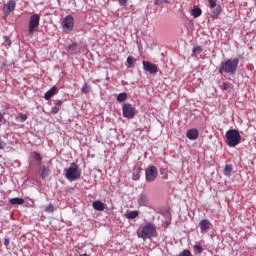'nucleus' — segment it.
Listing matches in <instances>:
<instances>
[{"label": "nucleus", "instance_id": "nucleus-1", "mask_svg": "<svg viewBox=\"0 0 256 256\" xmlns=\"http://www.w3.org/2000/svg\"><path fill=\"white\" fill-rule=\"evenodd\" d=\"M239 67V59H227L226 61H223L220 63V66L218 68V73L220 75H223V73H226V75H235L237 73V68Z\"/></svg>", "mask_w": 256, "mask_h": 256}, {"label": "nucleus", "instance_id": "nucleus-2", "mask_svg": "<svg viewBox=\"0 0 256 256\" xmlns=\"http://www.w3.org/2000/svg\"><path fill=\"white\" fill-rule=\"evenodd\" d=\"M64 177L67 181H70V183L78 181L81 177V170L79 169V166L75 163H71L68 168L64 169Z\"/></svg>", "mask_w": 256, "mask_h": 256}, {"label": "nucleus", "instance_id": "nucleus-3", "mask_svg": "<svg viewBox=\"0 0 256 256\" xmlns=\"http://www.w3.org/2000/svg\"><path fill=\"white\" fill-rule=\"evenodd\" d=\"M241 139L243 137L241 136V133H239V130L237 129H229L226 131V145L228 147H237L239 143H241Z\"/></svg>", "mask_w": 256, "mask_h": 256}, {"label": "nucleus", "instance_id": "nucleus-4", "mask_svg": "<svg viewBox=\"0 0 256 256\" xmlns=\"http://www.w3.org/2000/svg\"><path fill=\"white\" fill-rule=\"evenodd\" d=\"M137 236L144 241L152 237H157V226L153 223H148L142 227L140 232H137Z\"/></svg>", "mask_w": 256, "mask_h": 256}, {"label": "nucleus", "instance_id": "nucleus-5", "mask_svg": "<svg viewBox=\"0 0 256 256\" xmlns=\"http://www.w3.org/2000/svg\"><path fill=\"white\" fill-rule=\"evenodd\" d=\"M40 21H41V16H39V14H33L32 16H30L29 25H28L29 37H33V35H35V31L39 29Z\"/></svg>", "mask_w": 256, "mask_h": 256}, {"label": "nucleus", "instance_id": "nucleus-6", "mask_svg": "<svg viewBox=\"0 0 256 256\" xmlns=\"http://www.w3.org/2000/svg\"><path fill=\"white\" fill-rule=\"evenodd\" d=\"M122 115L125 119H133L137 115V110L133 107V104L126 102L122 104Z\"/></svg>", "mask_w": 256, "mask_h": 256}, {"label": "nucleus", "instance_id": "nucleus-7", "mask_svg": "<svg viewBox=\"0 0 256 256\" xmlns=\"http://www.w3.org/2000/svg\"><path fill=\"white\" fill-rule=\"evenodd\" d=\"M159 171L156 166H149L145 171V179L147 183H153L157 179Z\"/></svg>", "mask_w": 256, "mask_h": 256}, {"label": "nucleus", "instance_id": "nucleus-8", "mask_svg": "<svg viewBox=\"0 0 256 256\" xmlns=\"http://www.w3.org/2000/svg\"><path fill=\"white\" fill-rule=\"evenodd\" d=\"M62 27L64 31H73V27H75V19L73 18V16L67 15L66 17H64Z\"/></svg>", "mask_w": 256, "mask_h": 256}, {"label": "nucleus", "instance_id": "nucleus-9", "mask_svg": "<svg viewBox=\"0 0 256 256\" xmlns=\"http://www.w3.org/2000/svg\"><path fill=\"white\" fill-rule=\"evenodd\" d=\"M142 65L144 71H147L148 73H150V75H157V73H159V67H157L156 64L144 60L142 62Z\"/></svg>", "mask_w": 256, "mask_h": 256}, {"label": "nucleus", "instance_id": "nucleus-10", "mask_svg": "<svg viewBox=\"0 0 256 256\" xmlns=\"http://www.w3.org/2000/svg\"><path fill=\"white\" fill-rule=\"evenodd\" d=\"M213 228V224L209 221V219H203L200 221V232L201 233H209Z\"/></svg>", "mask_w": 256, "mask_h": 256}, {"label": "nucleus", "instance_id": "nucleus-11", "mask_svg": "<svg viewBox=\"0 0 256 256\" xmlns=\"http://www.w3.org/2000/svg\"><path fill=\"white\" fill-rule=\"evenodd\" d=\"M187 139H190V141H195L199 138V130L196 128L189 129L186 132Z\"/></svg>", "mask_w": 256, "mask_h": 256}, {"label": "nucleus", "instance_id": "nucleus-12", "mask_svg": "<svg viewBox=\"0 0 256 256\" xmlns=\"http://www.w3.org/2000/svg\"><path fill=\"white\" fill-rule=\"evenodd\" d=\"M17 5V3L15 2V0H10L7 4L4 5L3 10L4 13L6 15H9V13H11V11H15V6Z\"/></svg>", "mask_w": 256, "mask_h": 256}, {"label": "nucleus", "instance_id": "nucleus-13", "mask_svg": "<svg viewBox=\"0 0 256 256\" xmlns=\"http://www.w3.org/2000/svg\"><path fill=\"white\" fill-rule=\"evenodd\" d=\"M59 91V89L57 88V86H53L52 88H50L44 95V99L46 101H49V99H51V97H53L54 95H57V92Z\"/></svg>", "mask_w": 256, "mask_h": 256}, {"label": "nucleus", "instance_id": "nucleus-14", "mask_svg": "<svg viewBox=\"0 0 256 256\" xmlns=\"http://www.w3.org/2000/svg\"><path fill=\"white\" fill-rule=\"evenodd\" d=\"M138 205L141 207H147L149 205V199L146 194L142 193L138 196Z\"/></svg>", "mask_w": 256, "mask_h": 256}, {"label": "nucleus", "instance_id": "nucleus-15", "mask_svg": "<svg viewBox=\"0 0 256 256\" xmlns=\"http://www.w3.org/2000/svg\"><path fill=\"white\" fill-rule=\"evenodd\" d=\"M92 207L95 211H105V204L99 200L94 201Z\"/></svg>", "mask_w": 256, "mask_h": 256}, {"label": "nucleus", "instance_id": "nucleus-16", "mask_svg": "<svg viewBox=\"0 0 256 256\" xmlns=\"http://www.w3.org/2000/svg\"><path fill=\"white\" fill-rule=\"evenodd\" d=\"M49 173H50L49 165H44L40 172L41 179H47V177H49Z\"/></svg>", "mask_w": 256, "mask_h": 256}, {"label": "nucleus", "instance_id": "nucleus-17", "mask_svg": "<svg viewBox=\"0 0 256 256\" xmlns=\"http://www.w3.org/2000/svg\"><path fill=\"white\" fill-rule=\"evenodd\" d=\"M141 171H143V168H141V167L134 169V171L132 173L133 181H139V179H141Z\"/></svg>", "mask_w": 256, "mask_h": 256}, {"label": "nucleus", "instance_id": "nucleus-18", "mask_svg": "<svg viewBox=\"0 0 256 256\" xmlns=\"http://www.w3.org/2000/svg\"><path fill=\"white\" fill-rule=\"evenodd\" d=\"M214 8L215 9L212 11L210 15L211 19H217L221 15V5H217Z\"/></svg>", "mask_w": 256, "mask_h": 256}, {"label": "nucleus", "instance_id": "nucleus-19", "mask_svg": "<svg viewBox=\"0 0 256 256\" xmlns=\"http://www.w3.org/2000/svg\"><path fill=\"white\" fill-rule=\"evenodd\" d=\"M126 219H137L139 217V210H133L125 213Z\"/></svg>", "mask_w": 256, "mask_h": 256}, {"label": "nucleus", "instance_id": "nucleus-20", "mask_svg": "<svg viewBox=\"0 0 256 256\" xmlns=\"http://www.w3.org/2000/svg\"><path fill=\"white\" fill-rule=\"evenodd\" d=\"M9 203L11 205H23V203H25V200L23 198L15 197L10 199Z\"/></svg>", "mask_w": 256, "mask_h": 256}, {"label": "nucleus", "instance_id": "nucleus-21", "mask_svg": "<svg viewBox=\"0 0 256 256\" xmlns=\"http://www.w3.org/2000/svg\"><path fill=\"white\" fill-rule=\"evenodd\" d=\"M203 53V48L201 46H194L192 49V57H197V55H201Z\"/></svg>", "mask_w": 256, "mask_h": 256}, {"label": "nucleus", "instance_id": "nucleus-22", "mask_svg": "<svg viewBox=\"0 0 256 256\" xmlns=\"http://www.w3.org/2000/svg\"><path fill=\"white\" fill-rule=\"evenodd\" d=\"M67 51L68 53H70V55H75V53H77V44L72 43L67 47Z\"/></svg>", "mask_w": 256, "mask_h": 256}, {"label": "nucleus", "instance_id": "nucleus-23", "mask_svg": "<svg viewBox=\"0 0 256 256\" xmlns=\"http://www.w3.org/2000/svg\"><path fill=\"white\" fill-rule=\"evenodd\" d=\"M116 101H118V103H123L124 101H127V93L122 92L118 94Z\"/></svg>", "mask_w": 256, "mask_h": 256}, {"label": "nucleus", "instance_id": "nucleus-24", "mask_svg": "<svg viewBox=\"0 0 256 256\" xmlns=\"http://www.w3.org/2000/svg\"><path fill=\"white\" fill-rule=\"evenodd\" d=\"M232 171H233V167H231V165H226L223 173L226 177H231Z\"/></svg>", "mask_w": 256, "mask_h": 256}, {"label": "nucleus", "instance_id": "nucleus-25", "mask_svg": "<svg viewBox=\"0 0 256 256\" xmlns=\"http://www.w3.org/2000/svg\"><path fill=\"white\" fill-rule=\"evenodd\" d=\"M4 42L3 45L6 46V49H9V47H11V38H9L8 36H3Z\"/></svg>", "mask_w": 256, "mask_h": 256}, {"label": "nucleus", "instance_id": "nucleus-26", "mask_svg": "<svg viewBox=\"0 0 256 256\" xmlns=\"http://www.w3.org/2000/svg\"><path fill=\"white\" fill-rule=\"evenodd\" d=\"M82 93L85 95L91 93V86H89L87 83H85L81 89Z\"/></svg>", "mask_w": 256, "mask_h": 256}, {"label": "nucleus", "instance_id": "nucleus-27", "mask_svg": "<svg viewBox=\"0 0 256 256\" xmlns=\"http://www.w3.org/2000/svg\"><path fill=\"white\" fill-rule=\"evenodd\" d=\"M201 13H203V12L201 11V8H194V9L192 10V15H193V17H195V18L201 17Z\"/></svg>", "mask_w": 256, "mask_h": 256}, {"label": "nucleus", "instance_id": "nucleus-28", "mask_svg": "<svg viewBox=\"0 0 256 256\" xmlns=\"http://www.w3.org/2000/svg\"><path fill=\"white\" fill-rule=\"evenodd\" d=\"M44 211L46 213H53V211H55V206H53V204H49L48 206H45Z\"/></svg>", "mask_w": 256, "mask_h": 256}, {"label": "nucleus", "instance_id": "nucleus-29", "mask_svg": "<svg viewBox=\"0 0 256 256\" xmlns=\"http://www.w3.org/2000/svg\"><path fill=\"white\" fill-rule=\"evenodd\" d=\"M33 159H35V161L37 162H41L43 160V157H41V154L38 152H33Z\"/></svg>", "mask_w": 256, "mask_h": 256}, {"label": "nucleus", "instance_id": "nucleus-30", "mask_svg": "<svg viewBox=\"0 0 256 256\" xmlns=\"http://www.w3.org/2000/svg\"><path fill=\"white\" fill-rule=\"evenodd\" d=\"M210 9H215L217 7V0H208Z\"/></svg>", "mask_w": 256, "mask_h": 256}, {"label": "nucleus", "instance_id": "nucleus-31", "mask_svg": "<svg viewBox=\"0 0 256 256\" xmlns=\"http://www.w3.org/2000/svg\"><path fill=\"white\" fill-rule=\"evenodd\" d=\"M59 111H61V108H59V106H54L51 109L52 115H57V113H59Z\"/></svg>", "mask_w": 256, "mask_h": 256}, {"label": "nucleus", "instance_id": "nucleus-32", "mask_svg": "<svg viewBox=\"0 0 256 256\" xmlns=\"http://www.w3.org/2000/svg\"><path fill=\"white\" fill-rule=\"evenodd\" d=\"M194 249L197 251V253H203V246H201V244H196Z\"/></svg>", "mask_w": 256, "mask_h": 256}, {"label": "nucleus", "instance_id": "nucleus-33", "mask_svg": "<svg viewBox=\"0 0 256 256\" xmlns=\"http://www.w3.org/2000/svg\"><path fill=\"white\" fill-rule=\"evenodd\" d=\"M127 63L130 67H133L134 59L132 56L127 57Z\"/></svg>", "mask_w": 256, "mask_h": 256}, {"label": "nucleus", "instance_id": "nucleus-34", "mask_svg": "<svg viewBox=\"0 0 256 256\" xmlns=\"http://www.w3.org/2000/svg\"><path fill=\"white\" fill-rule=\"evenodd\" d=\"M229 87H231V84H230V83H227V82H223V83H222V89H223V91H227V89H229Z\"/></svg>", "mask_w": 256, "mask_h": 256}, {"label": "nucleus", "instance_id": "nucleus-35", "mask_svg": "<svg viewBox=\"0 0 256 256\" xmlns=\"http://www.w3.org/2000/svg\"><path fill=\"white\" fill-rule=\"evenodd\" d=\"M19 119L21 123H25L27 121V115L25 114H20Z\"/></svg>", "mask_w": 256, "mask_h": 256}, {"label": "nucleus", "instance_id": "nucleus-36", "mask_svg": "<svg viewBox=\"0 0 256 256\" xmlns=\"http://www.w3.org/2000/svg\"><path fill=\"white\" fill-rule=\"evenodd\" d=\"M118 2L121 7H125V5H127V0H118Z\"/></svg>", "mask_w": 256, "mask_h": 256}, {"label": "nucleus", "instance_id": "nucleus-37", "mask_svg": "<svg viewBox=\"0 0 256 256\" xmlns=\"http://www.w3.org/2000/svg\"><path fill=\"white\" fill-rule=\"evenodd\" d=\"M61 105H63V101L57 100L56 103H55V106L59 107L61 109Z\"/></svg>", "mask_w": 256, "mask_h": 256}, {"label": "nucleus", "instance_id": "nucleus-38", "mask_svg": "<svg viewBox=\"0 0 256 256\" xmlns=\"http://www.w3.org/2000/svg\"><path fill=\"white\" fill-rule=\"evenodd\" d=\"M4 245L5 247H9V238L4 239Z\"/></svg>", "mask_w": 256, "mask_h": 256}, {"label": "nucleus", "instance_id": "nucleus-39", "mask_svg": "<svg viewBox=\"0 0 256 256\" xmlns=\"http://www.w3.org/2000/svg\"><path fill=\"white\" fill-rule=\"evenodd\" d=\"M5 148V144L3 143V140H1L0 138V149H4Z\"/></svg>", "mask_w": 256, "mask_h": 256}, {"label": "nucleus", "instance_id": "nucleus-40", "mask_svg": "<svg viewBox=\"0 0 256 256\" xmlns=\"http://www.w3.org/2000/svg\"><path fill=\"white\" fill-rule=\"evenodd\" d=\"M3 119H5V117L3 116V113L0 112V123H2Z\"/></svg>", "mask_w": 256, "mask_h": 256}, {"label": "nucleus", "instance_id": "nucleus-41", "mask_svg": "<svg viewBox=\"0 0 256 256\" xmlns=\"http://www.w3.org/2000/svg\"><path fill=\"white\" fill-rule=\"evenodd\" d=\"M80 256H89V255H87V254H82V255H80Z\"/></svg>", "mask_w": 256, "mask_h": 256}]
</instances>
